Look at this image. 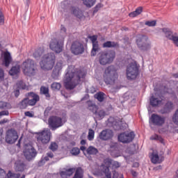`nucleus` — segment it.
Wrapping results in <instances>:
<instances>
[{"label": "nucleus", "instance_id": "1", "mask_svg": "<svg viewBox=\"0 0 178 178\" xmlns=\"http://www.w3.org/2000/svg\"><path fill=\"white\" fill-rule=\"evenodd\" d=\"M86 77V72L80 69L73 68L69 66L65 74L64 86L66 90H74L78 84H80L81 79Z\"/></svg>", "mask_w": 178, "mask_h": 178}, {"label": "nucleus", "instance_id": "2", "mask_svg": "<svg viewBox=\"0 0 178 178\" xmlns=\"http://www.w3.org/2000/svg\"><path fill=\"white\" fill-rule=\"evenodd\" d=\"M118 77L119 74H118V72H116L113 65H110L105 69L103 79L107 86H113Z\"/></svg>", "mask_w": 178, "mask_h": 178}, {"label": "nucleus", "instance_id": "3", "mask_svg": "<svg viewBox=\"0 0 178 178\" xmlns=\"http://www.w3.org/2000/svg\"><path fill=\"white\" fill-rule=\"evenodd\" d=\"M22 72L25 76L33 77L37 74L38 70L37 69V64L31 58L25 60L22 63Z\"/></svg>", "mask_w": 178, "mask_h": 178}, {"label": "nucleus", "instance_id": "4", "mask_svg": "<svg viewBox=\"0 0 178 178\" xmlns=\"http://www.w3.org/2000/svg\"><path fill=\"white\" fill-rule=\"evenodd\" d=\"M115 58H116V52L113 50L101 51L99 54V63L102 66L111 65L115 60Z\"/></svg>", "mask_w": 178, "mask_h": 178}, {"label": "nucleus", "instance_id": "5", "mask_svg": "<svg viewBox=\"0 0 178 178\" xmlns=\"http://www.w3.org/2000/svg\"><path fill=\"white\" fill-rule=\"evenodd\" d=\"M56 57L55 54L49 53L43 56V60L40 63V67L42 70H52L55 66Z\"/></svg>", "mask_w": 178, "mask_h": 178}, {"label": "nucleus", "instance_id": "6", "mask_svg": "<svg viewBox=\"0 0 178 178\" xmlns=\"http://www.w3.org/2000/svg\"><path fill=\"white\" fill-rule=\"evenodd\" d=\"M38 101H40V96L33 92H30L28 93V97L24 98L19 103V108L20 109H26L27 106H34Z\"/></svg>", "mask_w": 178, "mask_h": 178}, {"label": "nucleus", "instance_id": "7", "mask_svg": "<svg viewBox=\"0 0 178 178\" xmlns=\"http://www.w3.org/2000/svg\"><path fill=\"white\" fill-rule=\"evenodd\" d=\"M126 74L127 80H136L140 74V65L137 62L129 63L126 70Z\"/></svg>", "mask_w": 178, "mask_h": 178}, {"label": "nucleus", "instance_id": "8", "mask_svg": "<svg viewBox=\"0 0 178 178\" xmlns=\"http://www.w3.org/2000/svg\"><path fill=\"white\" fill-rule=\"evenodd\" d=\"M148 41V38L144 35H140L136 38V45L140 51H148L151 48Z\"/></svg>", "mask_w": 178, "mask_h": 178}, {"label": "nucleus", "instance_id": "9", "mask_svg": "<svg viewBox=\"0 0 178 178\" xmlns=\"http://www.w3.org/2000/svg\"><path fill=\"white\" fill-rule=\"evenodd\" d=\"M149 124L162 127L165 124V122H166V117L153 113L149 118Z\"/></svg>", "mask_w": 178, "mask_h": 178}, {"label": "nucleus", "instance_id": "10", "mask_svg": "<svg viewBox=\"0 0 178 178\" xmlns=\"http://www.w3.org/2000/svg\"><path fill=\"white\" fill-rule=\"evenodd\" d=\"M48 123L51 130H56V129H59V127H62V126H63L62 118L56 115L50 116L48 119Z\"/></svg>", "mask_w": 178, "mask_h": 178}, {"label": "nucleus", "instance_id": "11", "mask_svg": "<svg viewBox=\"0 0 178 178\" xmlns=\"http://www.w3.org/2000/svg\"><path fill=\"white\" fill-rule=\"evenodd\" d=\"M49 48L51 51L56 52V54H60L63 51V40L51 39Z\"/></svg>", "mask_w": 178, "mask_h": 178}, {"label": "nucleus", "instance_id": "12", "mask_svg": "<svg viewBox=\"0 0 178 178\" xmlns=\"http://www.w3.org/2000/svg\"><path fill=\"white\" fill-rule=\"evenodd\" d=\"M136 134L134 131L131 132H123L118 135V141L122 143V144H129L134 140Z\"/></svg>", "mask_w": 178, "mask_h": 178}, {"label": "nucleus", "instance_id": "13", "mask_svg": "<svg viewBox=\"0 0 178 178\" xmlns=\"http://www.w3.org/2000/svg\"><path fill=\"white\" fill-rule=\"evenodd\" d=\"M19 138V135H17V131L14 129H8L6 133V143L7 144H15L17 139Z\"/></svg>", "mask_w": 178, "mask_h": 178}, {"label": "nucleus", "instance_id": "14", "mask_svg": "<svg viewBox=\"0 0 178 178\" xmlns=\"http://www.w3.org/2000/svg\"><path fill=\"white\" fill-rule=\"evenodd\" d=\"M37 140L38 143L42 144H48L51 141V133L48 131H42V132L37 133Z\"/></svg>", "mask_w": 178, "mask_h": 178}, {"label": "nucleus", "instance_id": "15", "mask_svg": "<svg viewBox=\"0 0 178 178\" xmlns=\"http://www.w3.org/2000/svg\"><path fill=\"white\" fill-rule=\"evenodd\" d=\"M71 51L74 55H81L85 51L84 45L79 41H75L72 44Z\"/></svg>", "mask_w": 178, "mask_h": 178}, {"label": "nucleus", "instance_id": "16", "mask_svg": "<svg viewBox=\"0 0 178 178\" xmlns=\"http://www.w3.org/2000/svg\"><path fill=\"white\" fill-rule=\"evenodd\" d=\"M89 39L92 44V48L90 52V55L91 56H95V55H97V52L99 51V44H98V35H93L92 36H89Z\"/></svg>", "mask_w": 178, "mask_h": 178}, {"label": "nucleus", "instance_id": "17", "mask_svg": "<svg viewBox=\"0 0 178 178\" xmlns=\"http://www.w3.org/2000/svg\"><path fill=\"white\" fill-rule=\"evenodd\" d=\"M24 155L28 161H31L32 158H35L37 156V151L32 145L26 146L24 150Z\"/></svg>", "mask_w": 178, "mask_h": 178}, {"label": "nucleus", "instance_id": "18", "mask_svg": "<svg viewBox=\"0 0 178 178\" xmlns=\"http://www.w3.org/2000/svg\"><path fill=\"white\" fill-rule=\"evenodd\" d=\"M113 137V131L111 129H104L99 134V138L102 141H108Z\"/></svg>", "mask_w": 178, "mask_h": 178}, {"label": "nucleus", "instance_id": "19", "mask_svg": "<svg viewBox=\"0 0 178 178\" xmlns=\"http://www.w3.org/2000/svg\"><path fill=\"white\" fill-rule=\"evenodd\" d=\"M175 108V104H173V102L168 101L163 106V107L161 109L160 112L161 115H166L168 113H170L173 108Z\"/></svg>", "mask_w": 178, "mask_h": 178}, {"label": "nucleus", "instance_id": "20", "mask_svg": "<svg viewBox=\"0 0 178 178\" xmlns=\"http://www.w3.org/2000/svg\"><path fill=\"white\" fill-rule=\"evenodd\" d=\"M3 56V65H4L6 67H9L10 65L12 63V60H13L10 53L9 51H5Z\"/></svg>", "mask_w": 178, "mask_h": 178}, {"label": "nucleus", "instance_id": "21", "mask_svg": "<svg viewBox=\"0 0 178 178\" xmlns=\"http://www.w3.org/2000/svg\"><path fill=\"white\" fill-rule=\"evenodd\" d=\"M49 158H51V159L54 158V153L51 152H47L44 157L42 156L41 158L40 161L38 163V166H44V165H45V162H48V161H49Z\"/></svg>", "mask_w": 178, "mask_h": 178}, {"label": "nucleus", "instance_id": "22", "mask_svg": "<svg viewBox=\"0 0 178 178\" xmlns=\"http://www.w3.org/2000/svg\"><path fill=\"white\" fill-rule=\"evenodd\" d=\"M102 48H120L119 42L114 41H106L102 44Z\"/></svg>", "mask_w": 178, "mask_h": 178}, {"label": "nucleus", "instance_id": "23", "mask_svg": "<svg viewBox=\"0 0 178 178\" xmlns=\"http://www.w3.org/2000/svg\"><path fill=\"white\" fill-rule=\"evenodd\" d=\"M20 73V65L16 64L15 66H13L9 70V74L10 76H16Z\"/></svg>", "mask_w": 178, "mask_h": 178}, {"label": "nucleus", "instance_id": "24", "mask_svg": "<svg viewBox=\"0 0 178 178\" xmlns=\"http://www.w3.org/2000/svg\"><path fill=\"white\" fill-rule=\"evenodd\" d=\"M87 104H88V109H89L90 112H92V113L95 115L97 113V111H98V106L94 104L91 101H88Z\"/></svg>", "mask_w": 178, "mask_h": 178}, {"label": "nucleus", "instance_id": "25", "mask_svg": "<svg viewBox=\"0 0 178 178\" xmlns=\"http://www.w3.org/2000/svg\"><path fill=\"white\" fill-rule=\"evenodd\" d=\"M163 32L164 33L166 38H168V40H171V41H173V40L176 37L173 35V33L172 32V31L169 30L168 29H166V28L163 29Z\"/></svg>", "mask_w": 178, "mask_h": 178}, {"label": "nucleus", "instance_id": "26", "mask_svg": "<svg viewBox=\"0 0 178 178\" xmlns=\"http://www.w3.org/2000/svg\"><path fill=\"white\" fill-rule=\"evenodd\" d=\"M26 169V164L22 161H17L15 163V170L16 172H24Z\"/></svg>", "mask_w": 178, "mask_h": 178}, {"label": "nucleus", "instance_id": "27", "mask_svg": "<svg viewBox=\"0 0 178 178\" xmlns=\"http://www.w3.org/2000/svg\"><path fill=\"white\" fill-rule=\"evenodd\" d=\"M141 13H143V7L140 6L138 7L134 11L130 13L129 16V17H136V16L141 15Z\"/></svg>", "mask_w": 178, "mask_h": 178}, {"label": "nucleus", "instance_id": "28", "mask_svg": "<svg viewBox=\"0 0 178 178\" xmlns=\"http://www.w3.org/2000/svg\"><path fill=\"white\" fill-rule=\"evenodd\" d=\"M72 13L78 19H82L83 16H84V15H83V12L81 10H80L79 8H76L74 7L72 8Z\"/></svg>", "mask_w": 178, "mask_h": 178}, {"label": "nucleus", "instance_id": "29", "mask_svg": "<svg viewBox=\"0 0 178 178\" xmlns=\"http://www.w3.org/2000/svg\"><path fill=\"white\" fill-rule=\"evenodd\" d=\"M86 152L88 155H97L99 151L98 149L95 148L93 146H90L87 148Z\"/></svg>", "mask_w": 178, "mask_h": 178}, {"label": "nucleus", "instance_id": "30", "mask_svg": "<svg viewBox=\"0 0 178 178\" xmlns=\"http://www.w3.org/2000/svg\"><path fill=\"white\" fill-rule=\"evenodd\" d=\"M42 54H44V49L39 48L33 53V56L36 60H38L42 56Z\"/></svg>", "mask_w": 178, "mask_h": 178}, {"label": "nucleus", "instance_id": "31", "mask_svg": "<svg viewBox=\"0 0 178 178\" xmlns=\"http://www.w3.org/2000/svg\"><path fill=\"white\" fill-rule=\"evenodd\" d=\"M161 102L162 100H159L158 99V98L154 97V96L150 98V105L152 106H158V105H159V104H161Z\"/></svg>", "mask_w": 178, "mask_h": 178}, {"label": "nucleus", "instance_id": "32", "mask_svg": "<svg viewBox=\"0 0 178 178\" xmlns=\"http://www.w3.org/2000/svg\"><path fill=\"white\" fill-rule=\"evenodd\" d=\"M83 5L86 6V8H92L94 5H95V2L97 0H82Z\"/></svg>", "mask_w": 178, "mask_h": 178}, {"label": "nucleus", "instance_id": "33", "mask_svg": "<svg viewBox=\"0 0 178 178\" xmlns=\"http://www.w3.org/2000/svg\"><path fill=\"white\" fill-rule=\"evenodd\" d=\"M40 94H43L47 98H49L51 97V95H49V88L45 86H41Z\"/></svg>", "mask_w": 178, "mask_h": 178}, {"label": "nucleus", "instance_id": "34", "mask_svg": "<svg viewBox=\"0 0 178 178\" xmlns=\"http://www.w3.org/2000/svg\"><path fill=\"white\" fill-rule=\"evenodd\" d=\"M97 118H99V119H104L105 116L106 115V112L104 111L103 109H99L97 108V113L95 114Z\"/></svg>", "mask_w": 178, "mask_h": 178}, {"label": "nucleus", "instance_id": "35", "mask_svg": "<svg viewBox=\"0 0 178 178\" xmlns=\"http://www.w3.org/2000/svg\"><path fill=\"white\" fill-rule=\"evenodd\" d=\"M72 178H83V169L81 167L76 168L75 174Z\"/></svg>", "mask_w": 178, "mask_h": 178}, {"label": "nucleus", "instance_id": "36", "mask_svg": "<svg viewBox=\"0 0 178 178\" xmlns=\"http://www.w3.org/2000/svg\"><path fill=\"white\" fill-rule=\"evenodd\" d=\"M61 88L62 85L60 84V83L54 82L51 85V90H53V91H59Z\"/></svg>", "mask_w": 178, "mask_h": 178}, {"label": "nucleus", "instance_id": "37", "mask_svg": "<svg viewBox=\"0 0 178 178\" xmlns=\"http://www.w3.org/2000/svg\"><path fill=\"white\" fill-rule=\"evenodd\" d=\"M151 162L152 163H161V161H159V156L158 155V154H152Z\"/></svg>", "mask_w": 178, "mask_h": 178}, {"label": "nucleus", "instance_id": "38", "mask_svg": "<svg viewBox=\"0 0 178 178\" xmlns=\"http://www.w3.org/2000/svg\"><path fill=\"white\" fill-rule=\"evenodd\" d=\"M95 97L97 99V101H99V102H104V99H105V93L99 92L96 94Z\"/></svg>", "mask_w": 178, "mask_h": 178}, {"label": "nucleus", "instance_id": "39", "mask_svg": "<svg viewBox=\"0 0 178 178\" xmlns=\"http://www.w3.org/2000/svg\"><path fill=\"white\" fill-rule=\"evenodd\" d=\"M150 140H156V141H159L161 144H165V140H163V138L159 135H154L150 138Z\"/></svg>", "mask_w": 178, "mask_h": 178}, {"label": "nucleus", "instance_id": "40", "mask_svg": "<svg viewBox=\"0 0 178 178\" xmlns=\"http://www.w3.org/2000/svg\"><path fill=\"white\" fill-rule=\"evenodd\" d=\"M62 69H63V62L62 60H60L56 63L54 70H58V72H61Z\"/></svg>", "mask_w": 178, "mask_h": 178}, {"label": "nucleus", "instance_id": "41", "mask_svg": "<svg viewBox=\"0 0 178 178\" xmlns=\"http://www.w3.org/2000/svg\"><path fill=\"white\" fill-rule=\"evenodd\" d=\"M7 178H20V174H16L12 171H8L7 173Z\"/></svg>", "mask_w": 178, "mask_h": 178}, {"label": "nucleus", "instance_id": "42", "mask_svg": "<svg viewBox=\"0 0 178 178\" xmlns=\"http://www.w3.org/2000/svg\"><path fill=\"white\" fill-rule=\"evenodd\" d=\"M104 165H106V166L104 168V169H109L111 168V165H112V159H106L104 161Z\"/></svg>", "mask_w": 178, "mask_h": 178}, {"label": "nucleus", "instance_id": "43", "mask_svg": "<svg viewBox=\"0 0 178 178\" xmlns=\"http://www.w3.org/2000/svg\"><path fill=\"white\" fill-rule=\"evenodd\" d=\"M94 136H95V131L92 129H89L88 140H89V141H92V140H94Z\"/></svg>", "mask_w": 178, "mask_h": 178}, {"label": "nucleus", "instance_id": "44", "mask_svg": "<svg viewBox=\"0 0 178 178\" xmlns=\"http://www.w3.org/2000/svg\"><path fill=\"white\" fill-rule=\"evenodd\" d=\"M59 74H60V71H58L57 70L54 69L53 72L51 74V77L55 80H58Z\"/></svg>", "mask_w": 178, "mask_h": 178}, {"label": "nucleus", "instance_id": "45", "mask_svg": "<svg viewBox=\"0 0 178 178\" xmlns=\"http://www.w3.org/2000/svg\"><path fill=\"white\" fill-rule=\"evenodd\" d=\"M10 106V104L5 102H0V109H8Z\"/></svg>", "mask_w": 178, "mask_h": 178}, {"label": "nucleus", "instance_id": "46", "mask_svg": "<svg viewBox=\"0 0 178 178\" xmlns=\"http://www.w3.org/2000/svg\"><path fill=\"white\" fill-rule=\"evenodd\" d=\"M70 153L74 156H77V155H79V154H80V149H79V147H73L71 149Z\"/></svg>", "mask_w": 178, "mask_h": 178}, {"label": "nucleus", "instance_id": "47", "mask_svg": "<svg viewBox=\"0 0 178 178\" xmlns=\"http://www.w3.org/2000/svg\"><path fill=\"white\" fill-rule=\"evenodd\" d=\"M101 8H104V4L101 3H97L93 8V15H95Z\"/></svg>", "mask_w": 178, "mask_h": 178}, {"label": "nucleus", "instance_id": "48", "mask_svg": "<svg viewBox=\"0 0 178 178\" xmlns=\"http://www.w3.org/2000/svg\"><path fill=\"white\" fill-rule=\"evenodd\" d=\"M145 26H148V27H154L156 26V21L152 20V21H147L145 23Z\"/></svg>", "mask_w": 178, "mask_h": 178}, {"label": "nucleus", "instance_id": "49", "mask_svg": "<svg viewBox=\"0 0 178 178\" xmlns=\"http://www.w3.org/2000/svg\"><path fill=\"white\" fill-rule=\"evenodd\" d=\"M49 148L51 149V151H53V152H55V151L58 149V144H56V143H51Z\"/></svg>", "mask_w": 178, "mask_h": 178}, {"label": "nucleus", "instance_id": "50", "mask_svg": "<svg viewBox=\"0 0 178 178\" xmlns=\"http://www.w3.org/2000/svg\"><path fill=\"white\" fill-rule=\"evenodd\" d=\"M5 24V16L3 13L0 10V26H3Z\"/></svg>", "mask_w": 178, "mask_h": 178}, {"label": "nucleus", "instance_id": "51", "mask_svg": "<svg viewBox=\"0 0 178 178\" xmlns=\"http://www.w3.org/2000/svg\"><path fill=\"white\" fill-rule=\"evenodd\" d=\"M104 173L107 178H112V172H110L109 168H104Z\"/></svg>", "mask_w": 178, "mask_h": 178}, {"label": "nucleus", "instance_id": "52", "mask_svg": "<svg viewBox=\"0 0 178 178\" xmlns=\"http://www.w3.org/2000/svg\"><path fill=\"white\" fill-rule=\"evenodd\" d=\"M17 86L19 88H22V90H26V88H27L26 83H24L23 81H19L17 83Z\"/></svg>", "mask_w": 178, "mask_h": 178}, {"label": "nucleus", "instance_id": "53", "mask_svg": "<svg viewBox=\"0 0 178 178\" xmlns=\"http://www.w3.org/2000/svg\"><path fill=\"white\" fill-rule=\"evenodd\" d=\"M65 173H67V177L72 176L73 173H74V168H69L65 170Z\"/></svg>", "mask_w": 178, "mask_h": 178}, {"label": "nucleus", "instance_id": "54", "mask_svg": "<svg viewBox=\"0 0 178 178\" xmlns=\"http://www.w3.org/2000/svg\"><path fill=\"white\" fill-rule=\"evenodd\" d=\"M0 80L1 81H3L5 80V72H3V70L0 67Z\"/></svg>", "mask_w": 178, "mask_h": 178}, {"label": "nucleus", "instance_id": "55", "mask_svg": "<svg viewBox=\"0 0 178 178\" xmlns=\"http://www.w3.org/2000/svg\"><path fill=\"white\" fill-rule=\"evenodd\" d=\"M110 148L111 149H114L115 151H116V149H118V143H110Z\"/></svg>", "mask_w": 178, "mask_h": 178}, {"label": "nucleus", "instance_id": "56", "mask_svg": "<svg viewBox=\"0 0 178 178\" xmlns=\"http://www.w3.org/2000/svg\"><path fill=\"white\" fill-rule=\"evenodd\" d=\"M24 2L25 3V8L29 9L30 8V3H31V0H24Z\"/></svg>", "mask_w": 178, "mask_h": 178}, {"label": "nucleus", "instance_id": "57", "mask_svg": "<svg viewBox=\"0 0 178 178\" xmlns=\"http://www.w3.org/2000/svg\"><path fill=\"white\" fill-rule=\"evenodd\" d=\"M1 116H9L8 111H2L0 112V118Z\"/></svg>", "mask_w": 178, "mask_h": 178}, {"label": "nucleus", "instance_id": "58", "mask_svg": "<svg viewBox=\"0 0 178 178\" xmlns=\"http://www.w3.org/2000/svg\"><path fill=\"white\" fill-rule=\"evenodd\" d=\"M113 168H115V169H118V168H120V164H119V162L118 161H113L112 162Z\"/></svg>", "mask_w": 178, "mask_h": 178}, {"label": "nucleus", "instance_id": "59", "mask_svg": "<svg viewBox=\"0 0 178 178\" xmlns=\"http://www.w3.org/2000/svg\"><path fill=\"white\" fill-rule=\"evenodd\" d=\"M51 111H52V107L48 106L46 108L44 114L45 115H48V113H49V112H51Z\"/></svg>", "mask_w": 178, "mask_h": 178}, {"label": "nucleus", "instance_id": "60", "mask_svg": "<svg viewBox=\"0 0 178 178\" xmlns=\"http://www.w3.org/2000/svg\"><path fill=\"white\" fill-rule=\"evenodd\" d=\"M0 178H5V170L0 168Z\"/></svg>", "mask_w": 178, "mask_h": 178}, {"label": "nucleus", "instance_id": "61", "mask_svg": "<svg viewBox=\"0 0 178 178\" xmlns=\"http://www.w3.org/2000/svg\"><path fill=\"white\" fill-rule=\"evenodd\" d=\"M60 175L61 177H63V178H67V177H67V174L66 173V171H61V172H60Z\"/></svg>", "mask_w": 178, "mask_h": 178}, {"label": "nucleus", "instance_id": "62", "mask_svg": "<svg viewBox=\"0 0 178 178\" xmlns=\"http://www.w3.org/2000/svg\"><path fill=\"white\" fill-rule=\"evenodd\" d=\"M3 134V130L0 129V144H2V141L3 140V137H2Z\"/></svg>", "mask_w": 178, "mask_h": 178}, {"label": "nucleus", "instance_id": "63", "mask_svg": "<svg viewBox=\"0 0 178 178\" xmlns=\"http://www.w3.org/2000/svg\"><path fill=\"white\" fill-rule=\"evenodd\" d=\"M172 41H173L174 44H175V45H177V47H178V37L175 36Z\"/></svg>", "mask_w": 178, "mask_h": 178}, {"label": "nucleus", "instance_id": "64", "mask_svg": "<svg viewBox=\"0 0 178 178\" xmlns=\"http://www.w3.org/2000/svg\"><path fill=\"white\" fill-rule=\"evenodd\" d=\"M119 176V173L116 171L113 172V178H118Z\"/></svg>", "mask_w": 178, "mask_h": 178}]
</instances>
